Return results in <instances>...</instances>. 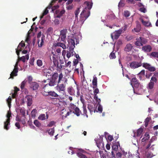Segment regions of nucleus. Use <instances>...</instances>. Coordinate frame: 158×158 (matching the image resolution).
I'll return each mask as SVG.
<instances>
[{"label":"nucleus","mask_w":158,"mask_h":158,"mask_svg":"<svg viewBox=\"0 0 158 158\" xmlns=\"http://www.w3.org/2000/svg\"><path fill=\"white\" fill-rule=\"evenodd\" d=\"M67 78L63 77L62 73H61L59 75V78L57 81L58 84L55 87L56 90L60 93L64 94L66 85L67 84Z\"/></svg>","instance_id":"f257e3e1"},{"label":"nucleus","mask_w":158,"mask_h":158,"mask_svg":"<svg viewBox=\"0 0 158 158\" xmlns=\"http://www.w3.org/2000/svg\"><path fill=\"white\" fill-rule=\"evenodd\" d=\"M136 40L135 44L139 47L142 46L143 44H146L148 42V40L146 39L141 36L136 38Z\"/></svg>","instance_id":"f03ea898"},{"label":"nucleus","mask_w":158,"mask_h":158,"mask_svg":"<svg viewBox=\"0 0 158 158\" xmlns=\"http://www.w3.org/2000/svg\"><path fill=\"white\" fill-rule=\"evenodd\" d=\"M81 19L85 20L89 16L90 11L88 10L86 8L84 9L81 14Z\"/></svg>","instance_id":"7ed1b4c3"},{"label":"nucleus","mask_w":158,"mask_h":158,"mask_svg":"<svg viewBox=\"0 0 158 158\" xmlns=\"http://www.w3.org/2000/svg\"><path fill=\"white\" fill-rule=\"evenodd\" d=\"M131 82V85L133 87H134L135 88H138L139 85H141L137 79L135 77L132 78Z\"/></svg>","instance_id":"20e7f679"},{"label":"nucleus","mask_w":158,"mask_h":158,"mask_svg":"<svg viewBox=\"0 0 158 158\" xmlns=\"http://www.w3.org/2000/svg\"><path fill=\"white\" fill-rule=\"evenodd\" d=\"M130 67L133 69H135L138 68L142 65L141 62H138L137 61H132L130 63Z\"/></svg>","instance_id":"39448f33"},{"label":"nucleus","mask_w":158,"mask_h":158,"mask_svg":"<svg viewBox=\"0 0 158 158\" xmlns=\"http://www.w3.org/2000/svg\"><path fill=\"white\" fill-rule=\"evenodd\" d=\"M44 92L43 93V94L44 95L47 96L48 95V94L49 93L50 89L48 85V84H46L44 86L43 88Z\"/></svg>","instance_id":"423d86ee"},{"label":"nucleus","mask_w":158,"mask_h":158,"mask_svg":"<svg viewBox=\"0 0 158 158\" xmlns=\"http://www.w3.org/2000/svg\"><path fill=\"white\" fill-rule=\"evenodd\" d=\"M143 131V129L141 128H140L137 131V132H136L135 133L134 131V135L133 136V137H139L142 134Z\"/></svg>","instance_id":"0eeeda50"},{"label":"nucleus","mask_w":158,"mask_h":158,"mask_svg":"<svg viewBox=\"0 0 158 158\" xmlns=\"http://www.w3.org/2000/svg\"><path fill=\"white\" fill-rule=\"evenodd\" d=\"M142 49L144 52H149L151 51L152 50V48L150 45H147L143 46Z\"/></svg>","instance_id":"6e6552de"},{"label":"nucleus","mask_w":158,"mask_h":158,"mask_svg":"<svg viewBox=\"0 0 158 158\" xmlns=\"http://www.w3.org/2000/svg\"><path fill=\"white\" fill-rule=\"evenodd\" d=\"M65 13V10H61L60 11L59 10H56L55 11V16L56 18H60Z\"/></svg>","instance_id":"1a4fd4ad"},{"label":"nucleus","mask_w":158,"mask_h":158,"mask_svg":"<svg viewBox=\"0 0 158 158\" xmlns=\"http://www.w3.org/2000/svg\"><path fill=\"white\" fill-rule=\"evenodd\" d=\"M30 85V88L34 90L37 89L39 87L38 84L35 82H32Z\"/></svg>","instance_id":"9d476101"},{"label":"nucleus","mask_w":158,"mask_h":158,"mask_svg":"<svg viewBox=\"0 0 158 158\" xmlns=\"http://www.w3.org/2000/svg\"><path fill=\"white\" fill-rule=\"evenodd\" d=\"M25 99L27 100V104L28 106H30L32 104V97L31 96L27 95L25 97Z\"/></svg>","instance_id":"9b49d317"},{"label":"nucleus","mask_w":158,"mask_h":158,"mask_svg":"<svg viewBox=\"0 0 158 158\" xmlns=\"http://www.w3.org/2000/svg\"><path fill=\"white\" fill-rule=\"evenodd\" d=\"M133 46L131 44H127L124 48V50L126 52L130 51L132 49Z\"/></svg>","instance_id":"f8f14e48"},{"label":"nucleus","mask_w":158,"mask_h":158,"mask_svg":"<svg viewBox=\"0 0 158 158\" xmlns=\"http://www.w3.org/2000/svg\"><path fill=\"white\" fill-rule=\"evenodd\" d=\"M97 77L96 76H94L92 80L93 88V89L97 87Z\"/></svg>","instance_id":"ddd939ff"},{"label":"nucleus","mask_w":158,"mask_h":158,"mask_svg":"<svg viewBox=\"0 0 158 158\" xmlns=\"http://www.w3.org/2000/svg\"><path fill=\"white\" fill-rule=\"evenodd\" d=\"M122 32V30H119L116 31L114 33V38L115 39H118Z\"/></svg>","instance_id":"4468645a"},{"label":"nucleus","mask_w":158,"mask_h":158,"mask_svg":"<svg viewBox=\"0 0 158 158\" xmlns=\"http://www.w3.org/2000/svg\"><path fill=\"white\" fill-rule=\"evenodd\" d=\"M10 120L9 119H7L6 121L4 122V129L7 130L9 129V127L8 126V125L10 124Z\"/></svg>","instance_id":"2eb2a0df"},{"label":"nucleus","mask_w":158,"mask_h":158,"mask_svg":"<svg viewBox=\"0 0 158 158\" xmlns=\"http://www.w3.org/2000/svg\"><path fill=\"white\" fill-rule=\"evenodd\" d=\"M53 62L55 66H56L59 69H60L62 68L63 66L61 65H59V64L57 60L54 57H53Z\"/></svg>","instance_id":"dca6fc26"},{"label":"nucleus","mask_w":158,"mask_h":158,"mask_svg":"<svg viewBox=\"0 0 158 158\" xmlns=\"http://www.w3.org/2000/svg\"><path fill=\"white\" fill-rule=\"evenodd\" d=\"M29 58V55L27 54L25 56H23L21 57H19V60H21L23 62H25L26 59L28 60Z\"/></svg>","instance_id":"f3484780"},{"label":"nucleus","mask_w":158,"mask_h":158,"mask_svg":"<svg viewBox=\"0 0 158 158\" xmlns=\"http://www.w3.org/2000/svg\"><path fill=\"white\" fill-rule=\"evenodd\" d=\"M44 36H43L41 38V40L39 39L38 41V46L40 47H42L44 43Z\"/></svg>","instance_id":"a211bd4d"},{"label":"nucleus","mask_w":158,"mask_h":158,"mask_svg":"<svg viewBox=\"0 0 158 158\" xmlns=\"http://www.w3.org/2000/svg\"><path fill=\"white\" fill-rule=\"evenodd\" d=\"M73 113L78 116L80 115V114L81 113V112L79 109L78 107H77L75 108V109L73 111Z\"/></svg>","instance_id":"6ab92c4d"},{"label":"nucleus","mask_w":158,"mask_h":158,"mask_svg":"<svg viewBox=\"0 0 158 158\" xmlns=\"http://www.w3.org/2000/svg\"><path fill=\"white\" fill-rule=\"evenodd\" d=\"M139 19L141 21L143 24L146 26L148 27L151 25V23H150L148 21H144L143 19L141 18H140Z\"/></svg>","instance_id":"aec40b11"},{"label":"nucleus","mask_w":158,"mask_h":158,"mask_svg":"<svg viewBox=\"0 0 158 158\" xmlns=\"http://www.w3.org/2000/svg\"><path fill=\"white\" fill-rule=\"evenodd\" d=\"M145 70H142L138 74V76L139 78V79L141 80L142 79V77L144 76L145 75Z\"/></svg>","instance_id":"412c9836"},{"label":"nucleus","mask_w":158,"mask_h":158,"mask_svg":"<svg viewBox=\"0 0 158 158\" xmlns=\"http://www.w3.org/2000/svg\"><path fill=\"white\" fill-rule=\"evenodd\" d=\"M94 99H97L98 98V96L97 94L99 92V89L97 87L94 89Z\"/></svg>","instance_id":"4be33fe9"},{"label":"nucleus","mask_w":158,"mask_h":158,"mask_svg":"<svg viewBox=\"0 0 158 158\" xmlns=\"http://www.w3.org/2000/svg\"><path fill=\"white\" fill-rule=\"evenodd\" d=\"M47 80L48 81V82H49V83L48 84H48V86H54L55 85H56V81L51 79L50 80L48 79Z\"/></svg>","instance_id":"5701e85b"},{"label":"nucleus","mask_w":158,"mask_h":158,"mask_svg":"<svg viewBox=\"0 0 158 158\" xmlns=\"http://www.w3.org/2000/svg\"><path fill=\"white\" fill-rule=\"evenodd\" d=\"M150 138V136L147 132L146 133L144 136V137L141 139L142 142H144L148 140Z\"/></svg>","instance_id":"b1692460"},{"label":"nucleus","mask_w":158,"mask_h":158,"mask_svg":"<svg viewBox=\"0 0 158 158\" xmlns=\"http://www.w3.org/2000/svg\"><path fill=\"white\" fill-rule=\"evenodd\" d=\"M69 44H70L71 47L73 49L75 47V43L74 40L73 39H70L69 40Z\"/></svg>","instance_id":"393cba45"},{"label":"nucleus","mask_w":158,"mask_h":158,"mask_svg":"<svg viewBox=\"0 0 158 158\" xmlns=\"http://www.w3.org/2000/svg\"><path fill=\"white\" fill-rule=\"evenodd\" d=\"M58 78V79L59 78V75H58L57 73H56L52 75L51 79L56 81Z\"/></svg>","instance_id":"a878e982"},{"label":"nucleus","mask_w":158,"mask_h":158,"mask_svg":"<svg viewBox=\"0 0 158 158\" xmlns=\"http://www.w3.org/2000/svg\"><path fill=\"white\" fill-rule=\"evenodd\" d=\"M85 3L87 5V6L85 8H86L87 9H88V10H89L92 8V3L88 2H85Z\"/></svg>","instance_id":"bb28decb"},{"label":"nucleus","mask_w":158,"mask_h":158,"mask_svg":"<svg viewBox=\"0 0 158 158\" xmlns=\"http://www.w3.org/2000/svg\"><path fill=\"white\" fill-rule=\"evenodd\" d=\"M68 91L70 95H74V90L73 88H68Z\"/></svg>","instance_id":"cd10ccee"},{"label":"nucleus","mask_w":158,"mask_h":158,"mask_svg":"<svg viewBox=\"0 0 158 158\" xmlns=\"http://www.w3.org/2000/svg\"><path fill=\"white\" fill-rule=\"evenodd\" d=\"M82 82V85H83V88H86L87 86L88 85V84L85 77H84Z\"/></svg>","instance_id":"c85d7f7f"},{"label":"nucleus","mask_w":158,"mask_h":158,"mask_svg":"<svg viewBox=\"0 0 158 158\" xmlns=\"http://www.w3.org/2000/svg\"><path fill=\"white\" fill-rule=\"evenodd\" d=\"M37 113V110L36 109H34L31 112V116L32 117L35 118L36 116V114Z\"/></svg>","instance_id":"c756f323"},{"label":"nucleus","mask_w":158,"mask_h":158,"mask_svg":"<svg viewBox=\"0 0 158 158\" xmlns=\"http://www.w3.org/2000/svg\"><path fill=\"white\" fill-rule=\"evenodd\" d=\"M48 95L54 97H58L59 96L54 91H50L49 93L48 94Z\"/></svg>","instance_id":"7c9ffc66"},{"label":"nucleus","mask_w":158,"mask_h":158,"mask_svg":"<svg viewBox=\"0 0 158 158\" xmlns=\"http://www.w3.org/2000/svg\"><path fill=\"white\" fill-rule=\"evenodd\" d=\"M38 119L41 120H44L46 119V116L44 114H41L38 117Z\"/></svg>","instance_id":"2f4dec72"},{"label":"nucleus","mask_w":158,"mask_h":158,"mask_svg":"<svg viewBox=\"0 0 158 158\" xmlns=\"http://www.w3.org/2000/svg\"><path fill=\"white\" fill-rule=\"evenodd\" d=\"M150 56L154 58H158V52H152Z\"/></svg>","instance_id":"473e14b6"},{"label":"nucleus","mask_w":158,"mask_h":158,"mask_svg":"<svg viewBox=\"0 0 158 158\" xmlns=\"http://www.w3.org/2000/svg\"><path fill=\"white\" fill-rule=\"evenodd\" d=\"M34 124L37 127H40L41 126V123L37 120H35L34 121Z\"/></svg>","instance_id":"72a5a7b5"},{"label":"nucleus","mask_w":158,"mask_h":158,"mask_svg":"<svg viewBox=\"0 0 158 158\" xmlns=\"http://www.w3.org/2000/svg\"><path fill=\"white\" fill-rule=\"evenodd\" d=\"M77 155L80 158H87L85 155L80 152L78 153Z\"/></svg>","instance_id":"f704fd0d"},{"label":"nucleus","mask_w":158,"mask_h":158,"mask_svg":"<svg viewBox=\"0 0 158 158\" xmlns=\"http://www.w3.org/2000/svg\"><path fill=\"white\" fill-rule=\"evenodd\" d=\"M48 134L51 135H53L54 132V128L49 129L48 131Z\"/></svg>","instance_id":"c9c22d12"},{"label":"nucleus","mask_w":158,"mask_h":158,"mask_svg":"<svg viewBox=\"0 0 158 158\" xmlns=\"http://www.w3.org/2000/svg\"><path fill=\"white\" fill-rule=\"evenodd\" d=\"M150 118L147 117L145 119V120L144 121V122H145L144 126L146 127H147V126L149 122L150 121Z\"/></svg>","instance_id":"e433bc0d"},{"label":"nucleus","mask_w":158,"mask_h":158,"mask_svg":"<svg viewBox=\"0 0 158 158\" xmlns=\"http://www.w3.org/2000/svg\"><path fill=\"white\" fill-rule=\"evenodd\" d=\"M154 85V82L150 81L148 85V87L149 89H152L153 88Z\"/></svg>","instance_id":"4c0bfd02"},{"label":"nucleus","mask_w":158,"mask_h":158,"mask_svg":"<svg viewBox=\"0 0 158 158\" xmlns=\"http://www.w3.org/2000/svg\"><path fill=\"white\" fill-rule=\"evenodd\" d=\"M156 69V68L155 67L152 66L151 65H150V66L148 69V70L151 72L155 71Z\"/></svg>","instance_id":"58836bf2"},{"label":"nucleus","mask_w":158,"mask_h":158,"mask_svg":"<svg viewBox=\"0 0 158 158\" xmlns=\"http://www.w3.org/2000/svg\"><path fill=\"white\" fill-rule=\"evenodd\" d=\"M83 110L84 115H85L87 117L88 115L87 114V110L86 108V106L83 105Z\"/></svg>","instance_id":"ea45409f"},{"label":"nucleus","mask_w":158,"mask_h":158,"mask_svg":"<svg viewBox=\"0 0 158 158\" xmlns=\"http://www.w3.org/2000/svg\"><path fill=\"white\" fill-rule=\"evenodd\" d=\"M11 98L10 96L6 100L8 104V106L10 108V106L11 105Z\"/></svg>","instance_id":"a19ab883"},{"label":"nucleus","mask_w":158,"mask_h":158,"mask_svg":"<svg viewBox=\"0 0 158 158\" xmlns=\"http://www.w3.org/2000/svg\"><path fill=\"white\" fill-rule=\"evenodd\" d=\"M150 64L147 63H143V66L145 69H148L149 67L150 66Z\"/></svg>","instance_id":"79ce46f5"},{"label":"nucleus","mask_w":158,"mask_h":158,"mask_svg":"<svg viewBox=\"0 0 158 158\" xmlns=\"http://www.w3.org/2000/svg\"><path fill=\"white\" fill-rule=\"evenodd\" d=\"M67 32V29H64L61 30L60 31V35H66V33Z\"/></svg>","instance_id":"37998d69"},{"label":"nucleus","mask_w":158,"mask_h":158,"mask_svg":"<svg viewBox=\"0 0 158 158\" xmlns=\"http://www.w3.org/2000/svg\"><path fill=\"white\" fill-rule=\"evenodd\" d=\"M51 70L47 69H45L44 70V75H47V73L50 74Z\"/></svg>","instance_id":"c03bdc74"},{"label":"nucleus","mask_w":158,"mask_h":158,"mask_svg":"<svg viewBox=\"0 0 158 158\" xmlns=\"http://www.w3.org/2000/svg\"><path fill=\"white\" fill-rule=\"evenodd\" d=\"M109 56L110 59H114L116 57V56L115 55V53L113 52L111 53Z\"/></svg>","instance_id":"a18cd8bd"},{"label":"nucleus","mask_w":158,"mask_h":158,"mask_svg":"<svg viewBox=\"0 0 158 158\" xmlns=\"http://www.w3.org/2000/svg\"><path fill=\"white\" fill-rule=\"evenodd\" d=\"M25 46V44L23 41L21 42L19 44V48L21 46L22 48H24Z\"/></svg>","instance_id":"49530a36"},{"label":"nucleus","mask_w":158,"mask_h":158,"mask_svg":"<svg viewBox=\"0 0 158 158\" xmlns=\"http://www.w3.org/2000/svg\"><path fill=\"white\" fill-rule=\"evenodd\" d=\"M26 81H24L21 83L20 86V88L21 89H23L24 88L25 85L26 84Z\"/></svg>","instance_id":"de8ad7c7"},{"label":"nucleus","mask_w":158,"mask_h":158,"mask_svg":"<svg viewBox=\"0 0 158 158\" xmlns=\"http://www.w3.org/2000/svg\"><path fill=\"white\" fill-rule=\"evenodd\" d=\"M126 1L128 4H135V2L134 0H126Z\"/></svg>","instance_id":"09e8293b"},{"label":"nucleus","mask_w":158,"mask_h":158,"mask_svg":"<svg viewBox=\"0 0 158 158\" xmlns=\"http://www.w3.org/2000/svg\"><path fill=\"white\" fill-rule=\"evenodd\" d=\"M124 15L125 17H128L130 16V14L128 11H125L124 12Z\"/></svg>","instance_id":"8fccbe9b"},{"label":"nucleus","mask_w":158,"mask_h":158,"mask_svg":"<svg viewBox=\"0 0 158 158\" xmlns=\"http://www.w3.org/2000/svg\"><path fill=\"white\" fill-rule=\"evenodd\" d=\"M37 65L39 66H41L42 65V62L41 60H38L37 61Z\"/></svg>","instance_id":"3c124183"},{"label":"nucleus","mask_w":158,"mask_h":158,"mask_svg":"<svg viewBox=\"0 0 158 158\" xmlns=\"http://www.w3.org/2000/svg\"><path fill=\"white\" fill-rule=\"evenodd\" d=\"M20 122H21L24 125L26 123V117L25 116L23 117V118L21 119Z\"/></svg>","instance_id":"603ef678"},{"label":"nucleus","mask_w":158,"mask_h":158,"mask_svg":"<svg viewBox=\"0 0 158 158\" xmlns=\"http://www.w3.org/2000/svg\"><path fill=\"white\" fill-rule=\"evenodd\" d=\"M28 82L29 84H30L31 83H32L33 82L32 81L33 78L31 76H29L28 77Z\"/></svg>","instance_id":"864d4df0"},{"label":"nucleus","mask_w":158,"mask_h":158,"mask_svg":"<svg viewBox=\"0 0 158 158\" xmlns=\"http://www.w3.org/2000/svg\"><path fill=\"white\" fill-rule=\"evenodd\" d=\"M157 79L155 77H152L151 78V80L150 81L151 82H155L156 83L157 82Z\"/></svg>","instance_id":"5fc2aeb1"},{"label":"nucleus","mask_w":158,"mask_h":158,"mask_svg":"<svg viewBox=\"0 0 158 158\" xmlns=\"http://www.w3.org/2000/svg\"><path fill=\"white\" fill-rule=\"evenodd\" d=\"M60 37L61 38L60 41H64L66 37V35H60Z\"/></svg>","instance_id":"6e6d98bb"},{"label":"nucleus","mask_w":158,"mask_h":158,"mask_svg":"<svg viewBox=\"0 0 158 158\" xmlns=\"http://www.w3.org/2000/svg\"><path fill=\"white\" fill-rule=\"evenodd\" d=\"M17 75V73H15V72L13 73V71H12L10 74V78L13 79L14 76H16Z\"/></svg>","instance_id":"4d7b16f0"},{"label":"nucleus","mask_w":158,"mask_h":158,"mask_svg":"<svg viewBox=\"0 0 158 158\" xmlns=\"http://www.w3.org/2000/svg\"><path fill=\"white\" fill-rule=\"evenodd\" d=\"M152 75V73L149 72L146 73L145 75L146 78L149 79L150 77Z\"/></svg>","instance_id":"13d9d810"},{"label":"nucleus","mask_w":158,"mask_h":158,"mask_svg":"<svg viewBox=\"0 0 158 158\" xmlns=\"http://www.w3.org/2000/svg\"><path fill=\"white\" fill-rule=\"evenodd\" d=\"M139 10L141 12L145 13L146 12L147 10L146 8L144 7L141 8L139 9Z\"/></svg>","instance_id":"bf43d9fd"},{"label":"nucleus","mask_w":158,"mask_h":158,"mask_svg":"<svg viewBox=\"0 0 158 158\" xmlns=\"http://www.w3.org/2000/svg\"><path fill=\"white\" fill-rule=\"evenodd\" d=\"M34 60L35 59L34 57L31 59L29 61L30 64L32 65H34Z\"/></svg>","instance_id":"052dcab7"},{"label":"nucleus","mask_w":158,"mask_h":158,"mask_svg":"<svg viewBox=\"0 0 158 158\" xmlns=\"http://www.w3.org/2000/svg\"><path fill=\"white\" fill-rule=\"evenodd\" d=\"M20 112L23 117L25 116V110L24 109H21Z\"/></svg>","instance_id":"680f3d73"},{"label":"nucleus","mask_w":158,"mask_h":158,"mask_svg":"<svg viewBox=\"0 0 158 158\" xmlns=\"http://www.w3.org/2000/svg\"><path fill=\"white\" fill-rule=\"evenodd\" d=\"M99 106L98 107V110L100 112V113H101L102 112V106L100 105H99Z\"/></svg>","instance_id":"e2e57ef3"},{"label":"nucleus","mask_w":158,"mask_h":158,"mask_svg":"<svg viewBox=\"0 0 158 158\" xmlns=\"http://www.w3.org/2000/svg\"><path fill=\"white\" fill-rule=\"evenodd\" d=\"M122 154L119 152H118L116 153V157L115 158H121Z\"/></svg>","instance_id":"0e129e2a"},{"label":"nucleus","mask_w":158,"mask_h":158,"mask_svg":"<svg viewBox=\"0 0 158 158\" xmlns=\"http://www.w3.org/2000/svg\"><path fill=\"white\" fill-rule=\"evenodd\" d=\"M70 108L71 109H73L74 110L75 108H76L77 107H76V106L75 105H74V104H73L72 103H70Z\"/></svg>","instance_id":"69168bd1"},{"label":"nucleus","mask_w":158,"mask_h":158,"mask_svg":"<svg viewBox=\"0 0 158 158\" xmlns=\"http://www.w3.org/2000/svg\"><path fill=\"white\" fill-rule=\"evenodd\" d=\"M112 149L116 151L118 149V146L117 145H114L112 146Z\"/></svg>","instance_id":"338daca9"},{"label":"nucleus","mask_w":158,"mask_h":158,"mask_svg":"<svg viewBox=\"0 0 158 158\" xmlns=\"http://www.w3.org/2000/svg\"><path fill=\"white\" fill-rule=\"evenodd\" d=\"M54 123L55 122L54 121H52L49 123L48 126L49 127H51L54 125Z\"/></svg>","instance_id":"774afa93"}]
</instances>
